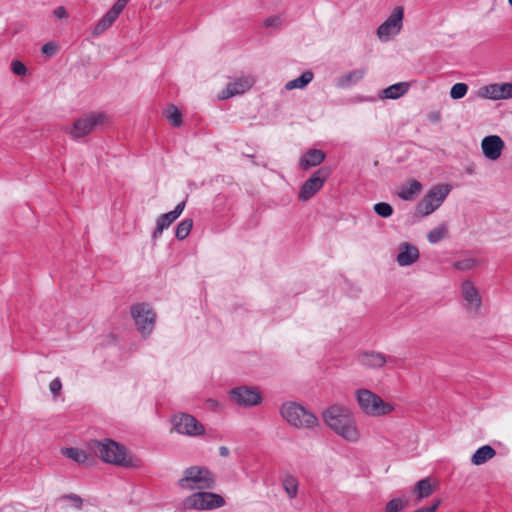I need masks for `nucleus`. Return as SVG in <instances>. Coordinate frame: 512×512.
Listing matches in <instances>:
<instances>
[{
	"label": "nucleus",
	"instance_id": "35",
	"mask_svg": "<svg viewBox=\"0 0 512 512\" xmlns=\"http://www.w3.org/2000/svg\"><path fill=\"white\" fill-rule=\"evenodd\" d=\"M375 213L383 218H388L393 214V207L386 202H379L374 205Z\"/></svg>",
	"mask_w": 512,
	"mask_h": 512
},
{
	"label": "nucleus",
	"instance_id": "34",
	"mask_svg": "<svg viewBox=\"0 0 512 512\" xmlns=\"http://www.w3.org/2000/svg\"><path fill=\"white\" fill-rule=\"evenodd\" d=\"M468 92V85L466 83H456L450 89V97L454 100L463 98Z\"/></svg>",
	"mask_w": 512,
	"mask_h": 512
},
{
	"label": "nucleus",
	"instance_id": "23",
	"mask_svg": "<svg viewBox=\"0 0 512 512\" xmlns=\"http://www.w3.org/2000/svg\"><path fill=\"white\" fill-rule=\"evenodd\" d=\"M409 83L407 82H399L382 90L380 97L382 99H398L405 95L409 90Z\"/></svg>",
	"mask_w": 512,
	"mask_h": 512
},
{
	"label": "nucleus",
	"instance_id": "46",
	"mask_svg": "<svg viewBox=\"0 0 512 512\" xmlns=\"http://www.w3.org/2000/svg\"><path fill=\"white\" fill-rule=\"evenodd\" d=\"M219 454H220V456H222V457H228V456H229V454H230V451H229L228 447H226V446H221V447L219 448Z\"/></svg>",
	"mask_w": 512,
	"mask_h": 512
},
{
	"label": "nucleus",
	"instance_id": "1",
	"mask_svg": "<svg viewBox=\"0 0 512 512\" xmlns=\"http://www.w3.org/2000/svg\"><path fill=\"white\" fill-rule=\"evenodd\" d=\"M324 422L339 436L350 442L359 439V432L349 408L342 405H332L323 414Z\"/></svg>",
	"mask_w": 512,
	"mask_h": 512
},
{
	"label": "nucleus",
	"instance_id": "14",
	"mask_svg": "<svg viewBox=\"0 0 512 512\" xmlns=\"http://www.w3.org/2000/svg\"><path fill=\"white\" fill-rule=\"evenodd\" d=\"M478 95L484 99L506 100L512 98V83H493L481 87Z\"/></svg>",
	"mask_w": 512,
	"mask_h": 512
},
{
	"label": "nucleus",
	"instance_id": "44",
	"mask_svg": "<svg viewBox=\"0 0 512 512\" xmlns=\"http://www.w3.org/2000/svg\"><path fill=\"white\" fill-rule=\"evenodd\" d=\"M321 163L322 162H300V166L302 169L307 170V169H309L311 167H315Z\"/></svg>",
	"mask_w": 512,
	"mask_h": 512
},
{
	"label": "nucleus",
	"instance_id": "41",
	"mask_svg": "<svg viewBox=\"0 0 512 512\" xmlns=\"http://www.w3.org/2000/svg\"><path fill=\"white\" fill-rule=\"evenodd\" d=\"M50 391L54 396H57L62 389V383L59 378H56L50 383Z\"/></svg>",
	"mask_w": 512,
	"mask_h": 512
},
{
	"label": "nucleus",
	"instance_id": "33",
	"mask_svg": "<svg viewBox=\"0 0 512 512\" xmlns=\"http://www.w3.org/2000/svg\"><path fill=\"white\" fill-rule=\"evenodd\" d=\"M409 504L408 499L393 498L385 506V512H401Z\"/></svg>",
	"mask_w": 512,
	"mask_h": 512
},
{
	"label": "nucleus",
	"instance_id": "24",
	"mask_svg": "<svg viewBox=\"0 0 512 512\" xmlns=\"http://www.w3.org/2000/svg\"><path fill=\"white\" fill-rule=\"evenodd\" d=\"M422 184L418 180H411L407 185H403L398 191V196L404 201H411L422 191Z\"/></svg>",
	"mask_w": 512,
	"mask_h": 512
},
{
	"label": "nucleus",
	"instance_id": "16",
	"mask_svg": "<svg viewBox=\"0 0 512 512\" xmlns=\"http://www.w3.org/2000/svg\"><path fill=\"white\" fill-rule=\"evenodd\" d=\"M186 202L182 201L177 204L174 210L161 214L156 220V228L152 233V239L156 240L159 238L163 231L167 229L183 212Z\"/></svg>",
	"mask_w": 512,
	"mask_h": 512
},
{
	"label": "nucleus",
	"instance_id": "47",
	"mask_svg": "<svg viewBox=\"0 0 512 512\" xmlns=\"http://www.w3.org/2000/svg\"><path fill=\"white\" fill-rule=\"evenodd\" d=\"M465 172L468 174V175H472L475 173V165L474 164H469L465 167Z\"/></svg>",
	"mask_w": 512,
	"mask_h": 512
},
{
	"label": "nucleus",
	"instance_id": "18",
	"mask_svg": "<svg viewBox=\"0 0 512 512\" xmlns=\"http://www.w3.org/2000/svg\"><path fill=\"white\" fill-rule=\"evenodd\" d=\"M481 147L486 158L497 160L504 148V142L499 136L490 135L483 138Z\"/></svg>",
	"mask_w": 512,
	"mask_h": 512
},
{
	"label": "nucleus",
	"instance_id": "4",
	"mask_svg": "<svg viewBox=\"0 0 512 512\" xmlns=\"http://www.w3.org/2000/svg\"><path fill=\"white\" fill-rule=\"evenodd\" d=\"M355 397L360 410L367 416H385L394 409L390 403L385 402L379 395L368 389H358L355 392Z\"/></svg>",
	"mask_w": 512,
	"mask_h": 512
},
{
	"label": "nucleus",
	"instance_id": "25",
	"mask_svg": "<svg viewBox=\"0 0 512 512\" xmlns=\"http://www.w3.org/2000/svg\"><path fill=\"white\" fill-rule=\"evenodd\" d=\"M496 455V451L490 445H484L476 450L472 455L471 462L474 465H482Z\"/></svg>",
	"mask_w": 512,
	"mask_h": 512
},
{
	"label": "nucleus",
	"instance_id": "7",
	"mask_svg": "<svg viewBox=\"0 0 512 512\" xmlns=\"http://www.w3.org/2000/svg\"><path fill=\"white\" fill-rule=\"evenodd\" d=\"M403 19V7H395L387 19L381 23L376 30V35L379 41L387 43L399 35L403 28Z\"/></svg>",
	"mask_w": 512,
	"mask_h": 512
},
{
	"label": "nucleus",
	"instance_id": "5",
	"mask_svg": "<svg viewBox=\"0 0 512 512\" xmlns=\"http://www.w3.org/2000/svg\"><path fill=\"white\" fill-rule=\"evenodd\" d=\"M280 413L291 426L299 429H312L319 424L318 418L312 412L295 402L284 403Z\"/></svg>",
	"mask_w": 512,
	"mask_h": 512
},
{
	"label": "nucleus",
	"instance_id": "22",
	"mask_svg": "<svg viewBox=\"0 0 512 512\" xmlns=\"http://www.w3.org/2000/svg\"><path fill=\"white\" fill-rule=\"evenodd\" d=\"M359 361L369 368H381L387 362V359L379 352H364L359 356Z\"/></svg>",
	"mask_w": 512,
	"mask_h": 512
},
{
	"label": "nucleus",
	"instance_id": "20",
	"mask_svg": "<svg viewBox=\"0 0 512 512\" xmlns=\"http://www.w3.org/2000/svg\"><path fill=\"white\" fill-rule=\"evenodd\" d=\"M462 295L463 298L474 307L475 311H478L481 306V298L473 283L466 280L462 283Z\"/></svg>",
	"mask_w": 512,
	"mask_h": 512
},
{
	"label": "nucleus",
	"instance_id": "10",
	"mask_svg": "<svg viewBox=\"0 0 512 512\" xmlns=\"http://www.w3.org/2000/svg\"><path fill=\"white\" fill-rule=\"evenodd\" d=\"M331 174L329 166H323L315 171L301 186L299 193L300 201L311 199L324 185Z\"/></svg>",
	"mask_w": 512,
	"mask_h": 512
},
{
	"label": "nucleus",
	"instance_id": "8",
	"mask_svg": "<svg viewBox=\"0 0 512 512\" xmlns=\"http://www.w3.org/2000/svg\"><path fill=\"white\" fill-rule=\"evenodd\" d=\"M186 507L196 510H212L225 505L224 498L216 493L200 490L188 496L185 500Z\"/></svg>",
	"mask_w": 512,
	"mask_h": 512
},
{
	"label": "nucleus",
	"instance_id": "30",
	"mask_svg": "<svg viewBox=\"0 0 512 512\" xmlns=\"http://www.w3.org/2000/svg\"><path fill=\"white\" fill-rule=\"evenodd\" d=\"M283 488L289 498L293 499L298 493V480L292 475H286L282 481Z\"/></svg>",
	"mask_w": 512,
	"mask_h": 512
},
{
	"label": "nucleus",
	"instance_id": "28",
	"mask_svg": "<svg viewBox=\"0 0 512 512\" xmlns=\"http://www.w3.org/2000/svg\"><path fill=\"white\" fill-rule=\"evenodd\" d=\"M314 78V74L311 71L303 72L298 78L288 81L285 84L286 90L303 89L305 88Z\"/></svg>",
	"mask_w": 512,
	"mask_h": 512
},
{
	"label": "nucleus",
	"instance_id": "19",
	"mask_svg": "<svg viewBox=\"0 0 512 512\" xmlns=\"http://www.w3.org/2000/svg\"><path fill=\"white\" fill-rule=\"evenodd\" d=\"M397 262L400 266H409L419 259V250L416 246L403 242L399 246Z\"/></svg>",
	"mask_w": 512,
	"mask_h": 512
},
{
	"label": "nucleus",
	"instance_id": "27",
	"mask_svg": "<svg viewBox=\"0 0 512 512\" xmlns=\"http://www.w3.org/2000/svg\"><path fill=\"white\" fill-rule=\"evenodd\" d=\"M413 492L417 495V502H419L428 498L434 492V487L429 478H424L417 482Z\"/></svg>",
	"mask_w": 512,
	"mask_h": 512
},
{
	"label": "nucleus",
	"instance_id": "17",
	"mask_svg": "<svg viewBox=\"0 0 512 512\" xmlns=\"http://www.w3.org/2000/svg\"><path fill=\"white\" fill-rule=\"evenodd\" d=\"M251 77H239L228 83L227 87L219 94V99L226 100L248 91L253 85Z\"/></svg>",
	"mask_w": 512,
	"mask_h": 512
},
{
	"label": "nucleus",
	"instance_id": "36",
	"mask_svg": "<svg viewBox=\"0 0 512 512\" xmlns=\"http://www.w3.org/2000/svg\"><path fill=\"white\" fill-rule=\"evenodd\" d=\"M477 264V261L473 258H465L462 260L455 261L453 267L460 271H466L472 269Z\"/></svg>",
	"mask_w": 512,
	"mask_h": 512
},
{
	"label": "nucleus",
	"instance_id": "13",
	"mask_svg": "<svg viewBox=\"0 0 512 512\" xmlns=\"http://www.w3.org/2000/svg\"><path fill=\"white\" fill-rule=\"evenodd\" d=\"M126 5L127 3H125L124 0H117L110 10H108L95 24L92 35L94 37H99L108 28H110L122 13Z\"/></svg>",
	"mask_w": 512,
	"mask_h": 512
},
{
	"label": "nucleus",
	"instance_id": "11",
	"mask_svg": "<svg viewBox=\"0 0 512 512\" xmlns=\"http://www.w3.org/2000/svg\"><path fill=\"white\" fill-rule=\"evenodd\" d=\"M102 113H90L77 119L66 131L73 139H80L94 130V128L103 122Z\"/></svg>",
	"mask_w": 512,
	"mask_h": 512
},
{
	"label": "nucleus",
	"instance_id": "9",
	"mask_svg": "<svg viewBox=\"0 0 512 512\" xmlns=\"http://www.w3.org/2000/svg\"><path fill=\"white\" fill-rule=\"evenodd\" d=\"M171 422L176 432L182 435L196 437L205 433V427L203 424L191 414H175L172 416Z\"/></svg>",
	"mask_w": 512,
	"mask_h": 512
},
{
	"label": "nucleus",
	"instance_id": "3",
	"mask_svg": "<svg viewBox=\"0 0 512 512\" xmlns=\"http://www.w3.org/2000/svg\"><path fill=\"white\" fill-rule=\"evenodd\" d=\"M215 475L203 466H191L184 470V476L178 480V486L186 490L214 489Z\"/></svg>",
	"mask_w": 512,
	"mask_h": 512
},
{
	"label": "nucleus",
	"instance_id": "29",
	"mask_svg": "<svg viewBox=\"0 0 512 512\" xmlns=\"http://www.w3.org/2000/svg\"><path fill=\"white\" fill-rule=\"evenodd\" d=\"M164 116L168 122L174 127H180L183 123L182 114L179 109L171 104L164 110Z\"/></svg>",
	"mask_w": 512,
	"mask_h": 512
},
{
	"label": "nucleus",
	"instance_id": "43",
	"mask_svg": "<svg viewBox=\"0 0 512 512\" xmlns=\"http://www.w3.org/2000/svg\"><path fill=\"white\" fill-rule=\"evenodd\" d=\"M54 50H55V48H54V46L51 43H46L42 47V52L44 54H53Z\"/></svg>",
	"mask_w": 512,
	"mask_h": 512
},
{
	"label": "nucleus",
	"instance_id": "38",
	"mask_svg": "<svg viewBox=\"0 0 512 512\" xmlns=\"http://www.w3.org/2000/svg\"><path fill=\"white\" fill-rule=\"evenodd\" d=\"M283 22V19L279 15H274L266 18L264 20V26L266 28H277L280 27Z\"/></svg>",
	"mask_w": 512,
	"mask_h": 512
},
{
	"label": "nucleus",
	"instance_id": "42",
	"mask_svg": "<svg viewBox=\"0 0 512 512\" xmlns=\"http://www.w3.org/2000/svg\"><path fill=\"white\" fill-rule=\"evenodd\" d=\"M54 16L58 19H63L67 17V11L63 6L57 7L54 12Z\"/></svg>",
	"mask_w": 512,
	"mask_h": 512
},
{
	"label": "nucleus",
	"instance_id": "26",
	"mask_svg": "<svg viewBox=\"0 0 512 512\" xmlns=\"http://www.w3.org/2000/svg\"><path fill=\"white\" fill-rule=\"evenodd\" d=\"M62 454L79 464H89L92 458L79 448L67 447L62 449Z\"/></svg>",
	"mask_w": 512,
	"mask_h": 512
},
{
	"label": "nucleus",
	"instance_id": "49",
	"mask_svg": "<svg viewBox=\"0 0 512 512\" xmlns=\"http://www.w3.org/2000/svg\"><path fill=\"white\" fill-rule=\"evenodd\" d=\"M129 1H130V0H124V2H125V3H127V4H128V2H129Z\"/></svg>",
	"mask_w": 512,
	"mask_h": 512
},
{
	"label": "nucleus",
	"instance_id": "39",
	"mask_svg": "<svg viewBox=\"0 0 512 512\" xmlns=\"http://www.w3.org/2000/svg\"><path fill=\"white\" fill-rule=\"evenodd\" d=\"M12 72L18 76H24L27 73L26 66L18 60H14L11 64Z\"/></svg>",
	"mask_w": 512,
	"mask_h": 512
},
{
	"label": "nucleus",
	"instance_id": "12",
	"mask_svg": "<svg viewBox=\"0 0 512 512\" xmlns=\"http://www.w3.org/2000/svg\"><path fill=\"white\" fill-rule=\"evenodd\" d=\"M131 315L139 332L146 336L149 335L154 327L156 315L145 303L135 304L131 307Z\"/></svg>",
	"mask_w": 512,
	"mask_h": 512
},
{
	"label": "nucleus",
	"instance_id": "32",
	"mask_svg": "<svg viewBox=\"0 0 512 512\" xmlns=\"http://www.w3.org/2000/svg\"><path fill=\"white\" fill-rule=\"evenodd\" d=\"M193 227V220L190 218L181 221L175 229V237L178 240H184L190 233Z\"/></svg>",
	"mask_w": 512,
	"mask_h": 512
},
{
	"label": "nucleus",
	"instance_id": "40",
	"mask_svg": "<svg viewBox=\"0 0 512 512\" xmlns=\"http://www.w3.org/2000/svg\"><path fill=\"white\" fill-rule=\"evenodd\" d=\"M440 504H441V500L437 499V500H434L430 506L421 507L413 512H436L438 507L440 506Z\"/></svg>",
	"mask_w": 512,
	"mask_h": 512
},
{
	"label": "nucleus",
	"instance_id": "31",
	"mask_svg": "<svg viewBox=\"0 0 512 512\" xmlns=\"http://www.w3.org/2000/svg\"><path fill=\"white\" fill-rule=\"evenodd\" d=\"M448 235V227L446 224H440L436 228L432 229L427 234V239L430 243L435 244L440 242Z\"/></svg>",
	"mask_w": 512,
	"mask_h": 512
},
{
	"label": "nucleus",
	"instance_id": "6",
	"mask_svg": "<svg viewBox=\"0 0 512 512\" xmlns=\"http://www.w3.org/2000/svg\"><path fill=\"white\" fill-rule=\"evenodd\" d=\"M449 184H437L431 187L418 203L417 210L423 216H428L438 209L451 192Z\"/></svg>",
	"mask_w": 512,
	"mask_h": 512
},
{
	"label": "nucleus",
	"instance_id": "48",
	"mask_svg": "<svg viewBox=\"0 0 512 512\" xmlns=\"http://www.w3.org/2000/svg\"><path fill=\"white\" fill-rule=\"evenodd\" d=\"M508 2H509V4H510V6H512V0H508Z\"/></svg>",
	"mask_w": 512,
	"mask_h": 512
},
{
	"label": "nucleus",
	"instance_id": "15",
	"mask_svg": "<svg viewBox=\"0 0 512 512\" xmlns=\"http://www.w3.org/2000/svg\"><path fill=\"white\" fill-rule=\"evenodd\" d=\"M230 397L234 402L241 406H255L262 400L259 392L246 386H240L232 389L230 391Z\"/></svg>",
	"mask_w": 512,
	"mask_h": 512
},
{
	"label": "nucleus",
	"instance_id": "45",
	"mask_svg": "<svg viewBox=\"0 0 512 512\" xmlns=\"http://www.w3.org/2000/svg\"><path fill=\"white\" fill-rule=\"evenodd\" d=\"M66 498L76 502L77 503V507H79V508L81 507L82 499L78 495L70 494V495H67Z\"/></svg>",
	"mask_w": 512,
	"mask_h": 512
},
{
	"label": "nucleus",
	"instance_id": "21",
	"mask_svg": "<svg viewBox=\"0 0 512 512\" xmlns=\"http://www.w3.org/2000/svg\"><path fill=\"white\" fill-rule=\"evenodd\" d=\"M365 74H366V69H364V68L352 70L349 73L339 77L337 79L336 85H337V87L342 88V89L349 88L350 86L355 85L358 82H360L364 78Z\"/></svg>",
	"mask_w": 512,
	"mask_h": 512
},
{
	"label": "nucleus",
	"instance_id": "37",
	"mask_svg": "<svg viewBox=\"0 0 512 512\" xmlns=\"http://www.w3.org/2000/svg\"><path fill=\"white\" fill-rule=\"evenodd\" d=\"M325 153L320 149H310L304 153L300 160H325Z\"/></svg>",
	"mask_w": 512,
	"mask_h": 512
},
{
	"label": "nucleus",
	"instance_id": "2",
	"mask_svg": "<svg viewBox=\"0 0 512 512\" xmlns=\"http://www.w3.org/2000/svg\"><path fill=\"white\" fill-rule=\"evenodd\" d=\"M90 448L105 463L113 464L124 468H136L140 461L127 452L126 448L111 439L102 441L94 440Z\"/></svg>",
	"mask_w": 512,
	"mask_h": 512
}]
</instances>
